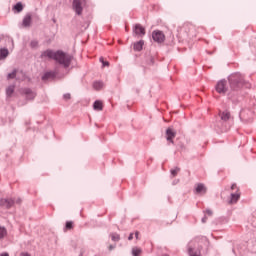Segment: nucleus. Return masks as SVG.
<instances>
[{"label": "nucleus", "mask_w": 256, "mask_h": 256, "mask_svg": "<svg viewBox=\"0 0 256 256\" xmlns=\"http://www.w3.org/2000/svg\"><path fill=\"white\" fill-rule=\"evenodd\" d=\"M228 83L230 91L228 92V99H235L239 92L246 87V89L251 88V84L245 81V76L240 72L232 73L228 76Z\"/></svg>", "instance_id": "f257e3e1"}, {"label": "nucleus", "mask_w": 256, "mask_h": 256, "mask_svg": "<svg viewBox=\"0 0 256 256\" xmlns=\"http://www.w3.org/2000/svg\"><path fill=\"white\" fill-rule=\"evenodd\" d=\"M41 59H45V57H48V59H53L56 61V63H59V65H62L64 69H68V67H71V61H73V55L64 52L63 50H57L56 52L47 49L40 55Z\"/></svg>", "instance_id": "f03ea898"}, {"label": "nucleus", "mask_w": 256, "mask_h": 256, "mask_svg": "<svg viewBox=\"0 0 256 256\" xmlns=\"http://www.w3.org/2000/svg\"><path fill=\"white\" fill-rule=\"evenodd\" d=\"M220 120L216 123L217 129H220L221 131H227V126H225V123L231 119V113L228 111H223L219 113Z\"/></svg>", "instance_id": "7ed1b4c3"}, {"label": "nucleus", "mask_w": 256, "mask_h": 256, "mask_svg": "<svg viewBox=\"0 0 256 256\" xmlns=\"http://www.w3.org/2000/svg\"><path fill=\"white\" fill-rule=\"evenodd\" d=\"M215 89L217 93H219L220 95H225L226 93L228 95L229 92L231 91V89L227 87V80L225 79L218 81L215 86Z\"/></svg>", "instance_id": "20e7f679"}, {"label": "nucleus", "mask_w": 256, "mask_h": 256, "mask_svg": "<svg viewBox=\"0 0 256 256\" xmlns=\"http://www.w3.org/2000/svg\"><path fill=\"white\" fill-rule=\"evenodd\" d=\"M16 205H21V198H17L16 200L13 198H6L1 199V207H4L5 209H11V207H14Z\"/></svg>", "instance_id": "39448f33"}, {"label": "nucleus", "mask_w": 256, "mask_h": 256, "mask_svg": "<svg viewBox=\"0 0 256 256\" xmlns=\"http://www.w3.org/2000/svg\"><path fill=\"white\" fill-rule=\"evenodd\" d=\"M83 3L85 0H73L72 2V9L78 16L83 15Z\"/></svg>", "instance_id": "423d86ee"}, {"label": "nucleus", "mask_w": 256, "mask_h": 256, "mask_svg": "<svg viewBox=\"0 0 256 256\" xmlns=\"http://www.w3.org/2000/svg\"><path fill=\"white\" fill-rule=\"evenodd\" d=\"M188 254L189 256H201V246L199 244H188Z\"/></svg>", "instance_id": "0eeeda50"}, {"label": "nucleus", "mask_w": 256, "mask_h": 256, "mask_svg": "<svg viewBox=\"0 0 256 256\" xmlns=\"http://www.w3.org/2000/svg\"><path fill=\"white\" fill-rule=\"evenodd\" d=\"M152 39L155 43H164L165 42V34L161 30H154L152 32Z\"/></svg>", "instance_id": "6e6552de"}, {"label": "nucleus", "mask_w": 256, "mask_h": 256, "mask_svg": "<svg viewBox=\"0 0 256 256\" xmlns=\"http://www.w3.org/2000/svg\"><path fill=\"white\" fill-rule=\"evenodd\" d=\"M22 93L25 95L27 101H33L35 97H37V93H35L31 88H24Z\"/></svg>", "instance_id": "1a4fd4ad"}, {"label": "nucleus", "mask_w": 256, "mask_h": 256, "mask_svg": "<svg viewBox=\"0 0 256 256\" xmlns=\"http://www.w3.org/2000/svg\"><path fill=\"white\" fill-rule=\"evenodd\" d=\"M195 193L196 195H205V193H207V187H205V184L198 183L195 187Z\"/></svg>", "instance_id": "9d476101"}, {"label": "nucleus", "mask_w": 256, "mask_h": 256, "mask_svg": "<svg viewBox=\"0 0 256 256\" xmlns=\"http://www.w3.org/2000/svg\"><path fill=\"white\" fill-rule=\"evenodd\" d=\"M32 21L33 17L31 16V13L26 14L22 20V27H31Z\"/></svg>", "instance_id": "9b49d317"}, {"label": "nucleus", "mask_w": 256, "mask_h": 256, "mask_svg": "<svg viewBox=\"0 0 256 256\" xmlns=\"http://www.w3.org/2000/svg\"><path fill=\"white\" fill-rule=\"evenodd\" d=\"M177 135V132L173 131V128H168L166 130V139L169 141V143H175L173 139H175V136Z\"/></svg>", "instance_id": "f8f14e48"}, {"label": "nucleus", "mask_w": 256, "mask_h": 256, "mask_svg": "<svg viewBox=\"0 0 256 256\" xmlns=\"http://www.w3.org/2000/svg\"><path fill=\"white\" fill-rule=\"evenodd\" d=\"M133 33H135V35H139V37H143V35H145V28L141 26V24H135Z\"/></svg>", "instance_id": "ddd939ff"}, {"label": "nucleus", "mask_w": 256, "mask_h": 256, "mask_svg": "<svg viewBox=\"0 0 256 256\" xmlns=\"http://www.w3.org/2000/svg\"><path fill=\"white\" fill-rule=\"evenodd\" d=\"M56 76L57 74L54 71H48L42 75L41 79L42 81H49V79H55Z\"/></svg>", "instance_id": "4468645a"}, {"label": "nucleus", "mask_w": 256, "mask_h": 256, "mask_svg": "<svg viewBox=\"0 0 256 256\" xmlns=\"http://www.w3.org/2000/svg\"><path fill=\"white\" fill-rule=\"evenodd\" d=\"M241 198V194L239 193H231L230 195V200H229V205H233L235 203H237V201H239V199Z\"/></svg>", "instance_id": "2eb2a0df"}, {"label": "nucleus", "mask_w": 256, "mask_h": 256, "mask_svg": "<svg viewBox=\"0 0 256 256\" xmlns=\"http://www.w3.org/2000/svg\"><path fill=\"white\" fill-rule=\"evenodd\" d=\"M145 45V41L139 40L138 42L134 43V51H143V46Z\"/></svg>", "instance_id": "dca6fc26"}, {"label": "nucleus", "mask_w": 256, "mask_h": 256, "mask_svg": "<svg viewBox=\"0 0 256 256\" xmlns=\"http://www.w3.org/2000/svg\"><path fill=\"white\" fill-rule=\"evenodd\" d=\"M12 11H13L14 13H21V11H23V3L17 2V3L12 7Z\"/></svg>", "instance_id": "f3484780"}, {"label": "nucleus", "mask_w": 256, "mask_h": 256, "mask_svg": "<svg viewBox=\"0 0 256 256\" xmlns=\"http://www.w3.org/2000/svg\"><path fill=\"white\" fill-rule=\"evenodd\" d=\"M94 111H103V102L101 100H96L93 104Z\"/></svg>", "instance_id": "a211bd4d"}, {"label": "nucleus", "mask_w": 256, "mask_h": 256, "mask_svg": "<svg viewBox=\"0 0 256 256\" xmlns=\"http://www.w3.org/2000/svg\"><path fill=\"white\" fill-rule=\"evenodd\" d=\"M15 93V85H10L6 88L7 97H11Z\"/></svg>", "instance_id": "6ab92c4d"}, {"label": "nucleus", "mask_w": 256, "mask_h": 256, "mask_svg": "<svg viewBox=\"0 0 256 256\" xmlns=\"http://www.w3.org/2000/svg\"><path fill=\"white\" fill-rule=\"evenodd\" d=\"M9 57V49L7 48H1V60H5Z\"/></svg>", "instance_id": "aec40b11"}, {"label": "nucleus", "mask_w": 256, "mask_h": 256, "mask_svg": "<svg viewBox=\"0 0 256 256\" xmlns=\"http://www.w3.org/2000/svg\"><path fill=\"white\" fill-rule=\"evenodd\" d=\"M93 88L96 90V91H101V89H103V82L101 81H96L93 83Z\"/></svg>", "instance_id": "412c9836"}, {"label": "nucleus", "mask_w": 256, "mask_h": 256, "mask_svg": "<svg viewBox=\"0 0 256 256\" xmlns=\"http://www.w3.org/2000/svg\"><path fill=\"white\" fill-rule=\"evenodd\" d=\"M146 64L150 66L155 65V57L148 56V58L146 59Z\"/></svg>", "instance_id": "4be33fe9"}, {"label": "nucleus", "mask_w": 256, "mask_h": 256, "mask_svg": "<svg viewBox=\"0 0 256 256\" xmlns=\"http://www.w3.org/2000/svg\"><path fill=\"white\" fill-rule=\"evenodd\" d=\"M110 237H111L112 241H114V242H116V243L121 240V237H120L119 234H117V233H112V234L110 235Z\"/></svg>", "instance_id": "5701e85b"}, {"label": "nucleus", "mask_w": 256, "mask_h": 256, "mask_svg": "<svg viewBox=\"0 0 256 256\" xmlns=\"http://www.w3.org/2000/svg\"><path fill=\"white\" fill-rule=\"evenodd\" d=\"M17 77V69H14L11 73H8L7 79H15Z\"/></svg>", "instance_id": "b1692460"}, {"label": "nucleus", "mask_w": 256, "mask_h": 256, "mask_svg": "<svg viewBox=\"0 0 256 256\" xmlns=\"http://www.w3.org/2000/svg\"><path fill=\"white\" fill-rule=\"evenodd\" d=\"M179 171H181V168L176 167L174 169H171L170 173H171L172 177H177V174L179 173Z\"/></svg>", "instance_id": "393cba45"}, {"label": "nucleus", "mask_w": 256, "mask_h": 256, "mask_svg": "<svg viewBox=\"0 0 256 256\" xmlns=\"http://www.w3.org/2000/svg\"><path fill=\"white\" fill-rule=\"evenodd\" d=\"M141 253H142L141 248H133L132 249V255L133 256H139V255H141Z\"/></svg>", "instance_id": "a878e982"}, {"label": "nucleus", "mask_w": 256, "mask_h": 256, "mask_svg": "<svg viewBox=\"0 0 256 256\" xmlns=\"http://www.w3.org/2000/svg\"><path fill=\"white\" fill-rule=\"evenodd\" d=\"M100 63H102L103 67H109V61H105L103 57H100Z\"/></svg>", "instance_id": "bb28decb"}, {"label": "nucleus", "mask_w": 256, "mask_h": 256, "mask_svg": "<svg viewBox=\"0 0 256 256\" xmlns=\"http://www.w3.org/2000/svg\"><path fill=\"white\" fill-rule=\"evenodd\" d=\"M7 237V229L5 227H1V238Z\"/></svg>", "instance_id": "cd10ccee"}, {"label": "nucleus", "mask_w": 256, "mask_h": 256, "mask_svg": "<svg viewBox=\"0 0 256 256\" xmlns=\"http://www.w3.org/2000/svg\"><path fill=\"white\" fill-rule=\"evenodd\" d=\"M66 229H72L73 228V221H67L65 224Z\"/></svg>", "instance_id": "c85d7f7f"}, {"label": "nucleus", "mask_w": 256, "mask_h": 256, "mask_svg": "<svg viewBox=\"0 0 256 256\" xmlns=\"http://www.w3.org/2000/svg\"><path fill=\"white\" fill-rule=\"evenodd\" d=\"M30 45H31L32 49H35V47H37V45H39V43L34 40V41H32V42L30 43Z\"/></svg>", "instance_id": "c756f323"}, {"label": "nucleus", "mask_w": 256, "mask_h": 256, "mask_svg": "<svg viewBox=\"0 0 256 256\" xmlns=\"http://www.w3.org/2000/svg\"><path fill=\"white\" fill-rule=\"evenodd\" d=\"M64 99L66 100V101H69V99H71V94L70 93H66V94H64Z\"/></svg>", "instance_id": "7c9ffc66"}, {"label": "nucleus", "mask_w": 256, "mask_h": 256, "mask_svg": "<svg viewBox=\"0 0 256 256\" xmlns=\"http://www.w3.org/2000/svg\"><path fill=\"white\" fill-rule=\"evenodd\" d=\"M204 213H206V215H213V211L211 209H207Z\"/></svg>", "instance_id": "2f4dec72"}, {"label": "nucleus", "mask_w": 256, "mask_h": 256, "mask_svg": "<svg viewBox=\"0 0 256 256\" xmlns=\"http://www.w3.org/2000/svg\"><path fill=\"white\" fill-rule=\"evenodd\" d=\"M115 247H117V245L111 244V245H109L108 249H109V251H113V249H115Z\"/></svg>", "instance_id": "473e14b6"}, {"label": "nucleus", "mask_w": 256, "mask_h": 256, "mask_svg": "<svg viewBox=\"0 0 256 256\" xmlns=\"http://www.w3.org/2000/svg\"><path fill=\"white\" fill-rule=\"evenodd\" d=\"M128 241H133V233H130L128 236Z\"/></svg>", "instance_id": "72a5a7b5"}, {"label": "nucleus", "mask_w": 256, "mask_h": 256, "mask_svg": "<svg viewBox=\"0 0 256 256\" xmlns=\"http://www.w3.org/2000/svg\"><path fill=\"white\" fill-rule=\"evenodd\" d=\"M231 189H232V191H233L234 189H237V184H232V185H231Z\"/></svg>", "instance_id": "f704fd0d"}, {"label": "nucleus", "mask_w": 256, "mask_h": 256, "mask_svg": "<svg viewBox=\"0 0 256 256\" xmlns=\"http://www.w3.org/2000/svg\"><path fill=\"white\" fill-rule=\"evenodd\" d=\"M202 223H207V216H204V217L202 218Z\"/></svg>", "instance_id": "c9c22d12"}, {"label": "nucleus", "mask_w": 256, "mask_h": 256, "mask_svg": "<svg viewBox=\"0 0 256 256\" xmlns=\"http://www.w3.org/2000/svg\"><path fill=\"white\" fill-rule=\"evenodd\" d=\"M135 238H136V239H139V231H136V232H135Z\"/></svg>", "instance_id": "e433bc0d"}, {"label": "nucleus", "mask_w": 256, "mask_h": 256, "mask_svg": "<svg viewBox=\"0 0 256 256\" xmlns=\"http://www.w3.org/2000/svg\"><path fill=\"white\" fill-rule=\"evenodd\" d=\"M1 256H9V254L7 252H2Z\"/></svg>", "instance_id": "4c0bfd02"}]
</instances>
